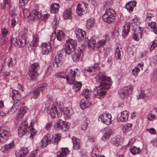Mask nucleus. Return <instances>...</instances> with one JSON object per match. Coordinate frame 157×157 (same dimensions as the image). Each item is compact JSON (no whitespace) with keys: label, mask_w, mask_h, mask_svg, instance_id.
I'll use <instances>...</instances> for the list:
<instances>
[{"label":"nucleus","mask_w":157,"mask_h":157,"mask_svg":"<svg viewBox=\"0 0 157 157\" xmlns=\"http://www.w3.org/2000/svg\"><path fill=\"white\" fill-rule=\"evenodd\" d=\"M96 79L99 85L94 90V96L97 98H102L105 94L106 90L109 89L111 85L110 78L100 73L98 74Z\"/></svg>","instance_id":"obj_1"},{"label":"nucleus","mask_w":157,"mask_h":157,"mask_svg":"<svg viewBox=\"0 0 157 157\" xmlns=\"http://www.w3.org/2000/svg\"><path fill=\"white\" fill-rule=\"evenodd\" d=\"M42 53L43 55H47L51 51V45L50 43H43L41 45Z\"/></svg>","instance_id":"obj_18"},{"label":"nucleus","mask_w":157,"mask_h":157,"mask_svg":"<svg viewBox=\"0 0 157 157\" xmlns=\"http://www.w3.org/2000/svg\"><path fill=\"white\" fill-rule=\"evenodd\" d=\"M128 117V112L127 111H124L121 113V115L118 118L117 120L118 121H126Z\"/></svg>","instance_id":"obj_28"},{"label":"nucleus","mask_w":157,"mask_h":157,"mask_svg":"<svg viewBox=\"0 0 157 157\" xmlns=\"http://www.w3.org/2000/svg\"><path fill=\"white\" fill-rule=\"evenodd\" d=\"M69 149L67 148H62L57 153V157H65L69 153Z\"/></svg>","instance_id":"obj_31"},{"label":"nucleus","mask_w":157,"mask_h":157,"mask_svg":"<svg viewBox=\"0 0 157 157\" xmlns=\"http://www.w3.org/2000/svg\"><path fill=\"white\" fill-rule=\"evenodd\" d=\"M89 121V119L86 118L85 120L83 123L82 124L81 126V129L84 131L85 130L88 126V123Z\"/></svg>","instance_id":"obj_47"},{"label":"nucleus","mask_w":157,"mask_h":157,"mask_svg":"<svg viewBox=\"0 0 157 157\" xmlns=\"http://www.w3.org/2000/svg\"><path fill=\"white\" fill-rule=\"evenodd\" d=\"M144 65V63H141L138 64L135 67L138 69L140 71L143 70V67Z\"/></svg>","instance_id":"obj_59"},{"label":"nucleus","mask_w":157,"mask_h":157,"mask_svg":"<svg viewBox=\"0 0 157 157\" xmlns=\"http://www.w3.org/2000/svg\"><path fill=\"white\" fill-rule=\"evenodd\" d=\"M33 123L32 122H31V125L29 126V128L30 131H32V132L31 133L30 136L33 137L34 136L36 133L33 131L34 130V129L33 128Z\"/></svg>","instance_id":"obj_54"},{"label":"nucleus","mask_w":157,"mask_h":157,"mask_svg":"<svg viewBox=\"0 0 157 157\" xmlns=\"http://www.w3.org/2000/svg\"><path fill=\"white\" fill-rule=\"evenodd\" d=\"M16 58H12L9 59L7 64L9 67H12L15 66L16 64Z\"/></svg>","instance_id":"obj_43"},{"label":"nucleus","mask_w":157,"mask_h":157,"mask_svg":"<svg viewBox=\"0 0 157 157\" xmlns=\"http://www.w3.org/2000/svg\"><path fill=\"white\" fill-rule=\"evenodd\" d=\"M20 5L21 6H25L29 2L28 0H19Z\"/></svg>","instance_id":"obj_60"},{"label":"nucleus","mask_w":157,"mask_h":157,"mask_svg":"<svg viewBox=\"0 0 157 157\" xmlns=\"http://www.w3.org/2000/svg\"><path fill=\"white\" fill-rule=\"evenodd\" d=\"M63 112L64 117L67 119L70 118L73 113L72 110L70 107H66L63 108Z\"/></svg>","instance_id":"obj_25"},{"label":"nucleus","mask_w":157,"mask_h":157,"mask_svg":"<svg viewBox=\"0 0 157 157\" xmlns=\"http://www.w3.org/2000/svg\"><path fill=\"white\" fill-rule=\"evenodd\" d=\"M139 72L140 71L135 67L134 69L132 70V74L133 75L135 76H136L138 74Z\"/></svg>","instance_id":"obj_62"},{"label":"nucleus","mask_w":157,"mask_h":157,"mask_svg":"<svg viewBox=\"0 0 157 157\" xmlns=\"http://www.w3.org/2000/svg\"><path fill=\"white\" fill-rule=\"evenodd\" d=\"M98 68V64H95L94 66L89 67L86 69L87 71L91 72L93 71L94 70L97 69Z\"/></svg>","instance_id":"obj_51"},{"label":"nucleus","mask_w":157,"mask_h":157,"mask_svg":"<svg viewBox=\"0 0 157 157\" xmlns=\"http://www.w3.org/2000/svg\"><path fill=\"white\" fill-rule=\"evenodd\" d=\"M75 34L78 41L82 40L86 37V33L82 29L76 28L75 31Z\"/></svg>","instance_id":"obj_16"},{"label":"nucleus","mask_w":157,"mask_h":157,"mask_svg":"<svg viewBox=\"0 0 157 157\" xmlns=\"http://www.w3.org/2000/svg\"><path fill=\"white\" fill-rule=\"evenodd\" d=\"M97 148L95 147V148H93L92 152V157H94V155L96 156H97V155L98 153L97 150Z\"/></svg>","instance_id":"obj_61"},{"label":"nucleus","mask_w":157,"mask_h":157,"mask_svg":"<svg viewBox=\"0 0 157 157\" xmlns=\"http://www.w3.org/2000/svg\"><path fill=\"white\" fill-rule=\"evenodd\" d=\"M91 91L88 89H84L81 93V94L84 96L85 98H89L90 97Z\"/></svg>","instance_id":"obj_48"},{"label":"nucleus","mask_w":157,"mask_h":157,"mask_svg":"<svg viewBox=\"0 0 157 157\" xmlns=\"http://www.w3.org/2000/svg\"><path fill=\"white\" fill-rule=\"evenodd\" d=\"M39 42V37L37 35H35L33 36V40L31 43L34 47H37Z\"/></svg>","instance_id":"obj_41"},{"label":"nucleus","mask_w":157,"mask_h":157,"mask_svg":"<svg viewBox=\"0 0 157 157\" xmlns=\"http://www.w3.org/2000/svg\"><path fill=\"white\" fill-rule=\"evenodd\" d=\"M63 49L61 51H59L57 52V55L56 56H58L59 59H61L62 55H63L64 54H66L65 53L64 51H63Z\"/></svg>","instance_id":"obj_57"},{"label":"nucleus","mask_w":157,"mask_h":157,"mask_svg":"<svg viewBox=\"0 0 157 157\" xmlns=\"http://www.w3.org/2000/svg\"><path fill=\"white\" fill-rule=\"evenodd\" d=\"M62 63L61 59H59L58 56H56L54 62L53 63V66L55 68H57L60 66Z\"/></svg>","instance_id":"obj_39"},{"label":"nucleus","mask_w":157,"mask_h":157,"mask_svg":"<svg viewBox=\"0 0 157 157\" xmlns=\"http://www.w3.org/2000/svg\"><path fill=\"white\" fill-rule=\"evenodd\" d=\"M146 96L144 93L143 91H141L138 95H137L136 97L138 100L141 98H144Z\"/></svg>","instance_id":"obj_55"},{"label":"nucleus","mask_w":157,"mask_h":157,"mask_svg":"<svg viewBox=\"0 0 157 157\" xmlns=\"http://www.w3.org/2000/svg\"><path fill=\"white\" fill-rule=\"evenodd\" d=\"M116 14L115 11L110 8L106 9L102 17L103 21L108 23L114 22L116 20Z\"/></svg>","instance_id":"obj_5"},{"label":"nucleus","mask_w":157,"mask_h":157,"mask_svg":"<svg viewBox=\"0 0 157 157\" xmlns=\"http://www.w3.org/2000/svg\"><path fill=\"white\" fill-rule=\"evenodd\" d=\"M147 28L155 34H157V24L155 22L151 21V23L148 24Z\"/></svg>","instance_id":"obj_35"},{"label":"nucleus","mask_w":157,"mask_h":157,"mask_svg":"<svg viewBox=\"0 0 157 157\" xmlns=\"http://www.w3.org/2000/svg\"><path fill=\"white\" fill-rule=\"evenodd\" d=\"M99 118L101 119V121L106 125H109L112 123V116L109 113H104L100 115Z\"/></svg>","instance_id":"obj_14"},{"label":"nucleus","mask_w":157,"mask_h":157,"mask_svg":"<svg viewBox=\"0 0 157 157\" xmlns=\"http://www.w3.org/2000/svg\"><path fill=\"white\" fill-rule=\"evenodd\" d=\"M36 47H34L33 45H32V44L30 43L28 47V48L29 50L30 51V52H33L35 51Z\"/></svg>","instance_id":"obj_63"},{"label":"nucleus","mask_w":157,"mask_h":157,"mask_svg":"<svg viewBox=\"0 0 157 157\" xmlns=\"http://www.w3.org/2000/svg\"><path fill=\"white\" fill-rule=\"evenodd\" d=\"M40 68L39 64L35 63L32 64L29 68V76L31 80L35 79L37 75V71Z\"/></svg>","instance_id":"obj_7"},{"label":"nucleus","mask_w":157,"mask_h":157,"mask_svg":"<svg viewBox=\"0 0 157 157\" xmlns=\"http://www.w3.org/2000/svg\"><path fill=\"white\" fill-rule=\"evenodd\" d=\"M130 151L132 154L136 155L138 154L140 152V150L139 148L134 146L133 148L130 149Z\"/></svg>","instance_id":"obj_45"},{"label":"nucleus","mask_w":157,"mask_h":157,"mask_svg":"<svg viewBox=\"0 0 157 157\" xmlns=\"http://www.w3.org/2000/svg\"><path fill=\"white\" fill-rule=\"evenodd\" d=\"M76 10L77 13L79 15L85 14L87 11V7L85 4L82 3L78 4Z\"/></svg>","instance_id":"obj_15"},{"label":"nucleus","mask_w":157,"mask_h":157,"mask_svg":"<svg viewBox=\"0 0 157 157\" xmlns=\"http://www.w3.org/2000/svg\"><path fill=\"white\" fill-rule=\"evenodd\" d=\"M14 146L13 143L12 142L9 144L5 145L2 148V152L6 153L10 151Z\"/></svg>","instance_id":"obj_30"},{"label":"nucleus","mask_w":157,"mask_h":157,"mask_svg":"<svg viewBox=\"0 0 157 157\" xmlns=\"http://www.w3.org/2000/svg\"><path fill=\"white\" fill-rule=\"evenodd\" d=\"M110 143L118 146L120 144V139L119 136H115L112 138L110 140Z\"/></svg>","instance_id":"obj_38"},{"label":"nucleus","mask_w":157,"mask_h":157,"mask_svg":"<svg viewBox=\"0 0 157 157\" xmlns=\"http://www.w3.org/2000/svg\"><path fill=\"white\" fill-rule=\"evenodd\" d=\"M131 24L133 26L139 24V21L136 18H134L131 21L130 23H127L123 26L122 29V36L123 38H125L127 36L129 32Z\"/></svg>","instance_id":"obj_8"},{"label":"nucleus","mask_w":157,"mask_h":157,"mask_svg":"<svg viewBox=\"0 0 157 157\" xmlns=\"http://www.w3.org/2000/svg\"><path fill=\"white\" fill-rule=\"evenodd\" d=\"M102 132L104 133L102 137V139L104 140H107L111 135L112 130L109 128H106L102 129Z\"/></svg>","instance_id":"obj_26"},{"label":"nucleus","mask_w":157,"mask_h":157,"mask_svg":"<svg viewBox=\"0 0 157 157\" xmlns=\"http://www.w3.org/2000/svg\"><path fill=\"white\" fill-rule=\"evenodd\" d=\"M134 48L129 47L127 48V53L129 55H132L134 53Z\"/></svg>","instance_id":"obj_56"},{"label":"nucleus","mask_w":157,"mask_h":157,"mask_svg":"<svg viewBox=\"0 0 157 157\" xmlns=\"http://www.w3.org/2000/svg\"><path fill=\"white\" fill-rule=\"evenodd\" d=\"M156 47H157V40H154L151 44L149 48L150 51H152Z\"/></svg>","instance_id":"obj_50"},{"label":"nucleus","mask_w":157,"mask_h":157,"mask_svg":"<svg viewBox=\"0 0 157 157\" xmlns=\"http://www.w3.org/2000/svg\"><path fill=\"white\" fill-rule=\"evenodd\" d=\"M132 124H127L124 125L123 127V132L124 134H126L132 130Z\"/></svg>","instance_id":"obj_37"},{"label":"nucleus","mask_w":157,"mask_h":157,"mask_svg":"<svg viewBox=\"0 0 157 157\" xmlns=\"http://www.w3.org/2000/svg\"><path fill=\"white\" fill-rule=\"evenodd\" d=\"M82 50L76 49L70 53V55L74 62L77 63L78 61H81L82 56Z\"/></svg>","instance_id":"obj_13"},{"label":"nucleus","mask_w":157,"mask_h":157,"mask_svg":"<svg viewBox=\"0 0 157 157\" xmlns=\"http://www.w3.org/2000/svg\"><path fill=\"white\" fill-rule=\"evenodd\" d=\"M41 92V91L39 90V88L36 89L33 93V98L35 99L37 98L40 95Z\"/></svg>","instance_id":"obj_53"},{"label":"nucleus","mask_w":157,"mask_h":157,"mask_svg":"<svg viewBox=\"0 0 157 157\" xmlns=\"http://www.w3.org/2000/svg\"><path fill=\"white\" fill-rule=\"evenodd\" d=\"M133 88V86L131 85L124 87L119 92L120 97L121 98L128 97L131 94Z\"/></svg>","instance_id":"obj_11"},{"label":"nucleus","mask_w":157,"mask_h":157,"mask_svg":"<svg viewBox=\"0 0 157 157\" xmlns=\"http://www.w3.org/2000/svg\"><path fill=\"white\" fill-rule=\"evenodd\" d=\"M28 128V124L26 122H24L21 123L18 129V135L20 137H21L25 134L27 132V129Z\"/></svg>","instance_id":"obj_17"},{"label":"nucleus","mask_w":157,"mask_h":157,"mask_svg":"<svg viewBox=\"0 0 157 157\" xmlns=\"http://www.w3.org/2000/svg\"><path fill=\"white\" fill-rule=\"evenodd\" d=\"M21 103L19 101H17L13 105L11 108L9 112L10 113H13L16 111L21 106Z\"/></svg>","instance_id":"obj_33"},{"label":"nucleus","mask_w":157,"mask_h":157,"mask_svg":"<svg viewBox=\"0 0 157 157\" xmlns=\"http://www.w3.org/2000/svg\"><path fill=\"white\" fill-rule=\"evenodd\" d=\"M5 65V61L3 60H0V73Z\"/></svg>","instance_id":"obj_64"},{"label":"nucleus","mask_w":157,"mask_h":157,"mask_svg":"<svg viewBox=\"0 0 157 157\" xmlns=\"http://www.w3.org/2000/svg\"><path fill=\"white\" fill-rule=\"evenodd\" d=\"M121 48H119V47H117L115 52V56L116 60L121 59L122 57L123 53Z\"/></svg>","instance_id":"obj_29"},{"label":"nucleus","mask_w":157,"mask_h":157,"mask_svg":"<svg viewBox=\"0 0 157 157\" xmlns=\"http://www.w3.org/2000/svg\"><path fill=\"white\" fill-rule=\"evenodd\" d=\"M23 13L24 17L25 18H28V19L29 20V17L30 16V13L27 9H24L23 10Z\"/></svg>","instance_id":"obj_52"},{"label":"nucleus","mask_w":157,"mask_h":157,"mask_svg":"<svg viewBox=\"0 0 157 157\" xmlns=\"http://www.w3.org/2000/svg\"><path fill=\"white\" fill-rule=\"evenodd\" d=\"M13 95L12 96V98L13 100H16L19 101V99L20 98L21 95L18 93V92L16 90H13Z\"/></svg>","instance_id":"obj_44"},{"label":"nucleus","mask_w":157,"mask_h":157,"mask_svg":"<svg viewBox=\"0 0 157 157\" xmlns=\"http://www.w3.org/2000/svg\"><path fill=\"white\" fill-rule=\"evenodd\" d=\"M59 8V4L58 3H53L51 5V11L52 13L57 12Z\"/></svg>","instance_id":"obj_42"},{"label":"nucleus","mask_w":157,"mask_h":157,"mask_svg":"<svg viewBox=\"0 0 157 157\" xmlns=\"http://www.w3.org/2000/svg\"><path fill=\"white\" fill-rule=\"evenodd\" d=\"M77 41L75 40L69 39L67 40L65 44V47L63 50L67 55H70V53L74 51L76 47Z\"/></svg>","instance_id":"obj_6"},{"label":"nucleus","mask_w":157,"mask_h":157,"mask_svg":"<svg viewBox=\"0 0 157 157\" xmlns=\"http://www.w3.org/2000/svg\"><path fill=\"white\" fill-rule=\"evenodd\" d=\"M80 106L81 108L84 109L90 106V103L89 102L88 100L85 98L82 99L80 102Z\"/></svg>","instance_id":"obj_36"},{"label":"nucleus","mask_w":157,"mask_h":157,"mask_svg":"<svg viewBox=\"0 0 157 157\" xmlns=\"http://www.w3.org/2000/svg\"><path fill=\"white\" fill-rule=\"evenodd\" d=\"M28 31L26 29H24L22 31L21 38L19 39L18 42H16L15 45L19 47L23 48L26 44L27 39L28 37Z\"/></svg>","instance_id":"obj_12"},{"label":"nucleus","mask_w":157,"mask_h":157,"mask_svg":"<svg viewBox=\"0 0 157 157\" xmlns=\"http://www.w3.org/2000/svg\"><path fill=\"white\" fill-rule=\"evenodd\" d=\"M62 104L60 102H54L50 108L49 113L52 118L59 117L62 114Z\"/></svg>","instance_id":"obj_4"},{"label":"nucleus","mask_w":157,"mask_h":157,"mask_svg":"<svg viewBox=\"0 0 157 157\" xmlns=\"http://www.w3.org/2000/svg\"><path fill=\"white\" fill-rule=\"evenodd\" d=\"M56 38L59 41H61L64 39L63 33L62 31L59 30L56 34Z\"/></svg>","instance_id":"obj_46"},{"label":"nucleus","mask_w":157,"mask_h":157,"mask_svg":"<svg viewBox=\"0 0 157 157\" xmlns=\"http://www.w3.org/2000/svg\"><path fill=\"white\" fill-rule=\"evenodd\" d=\"M10 136L9 132L6 130H3L0 133V142L4 143L8 139V137Z\"/></svg>","instance_id":"obj_23"},{"label":"nucleus","mask_w":157,"mask_h":157,"mask_svg":"<svg viewBox=\"0 0 157 157\" xmlns=\"http://www.w3.org/2000/svg\"><path fill=\"white\" fill-rule=\"evenodd\" d=\"M72 9L69 8L66 9L64 12L63 14V17L64 19H71L72 18Z\"/></svg>","instance_id":"obj_34"},{"label":"nucleus","mask_w":157,"mask_h":157,"mask_svg":"<svg viewBox=\"0 0 157 157\" xmlns=\"http://www.w3.org/2000/svg\"><path fill=\"white\" fill-rule=\"evenodd\" d=\"M76 72L73 70H71L66 76V81L67 84L72 85L74 84L73 88L75 91L79 90L82 86V84L75 81V77Z\"/></svg>","instance_id":"obj_2"},{"label":"nucleus","mask_w":157,"mask_h":157,"mask_svg":"<svg viewBox=\"0 0 157 157\" xmlns=\"http://www.w3.org/2000/svg\"><path fill=\"white\" fill-rule=\"evenodd\" d=\"M136 2L134 1H131L126 5L125 8L130 13H132L136 6Z\"/></svg>","instance_id":"obj_27"},{"label":"nucleus","mask_w":157,"mask_h":157,"mask_svg":"<svg viewBox=\"0 0 157 157\" xmlns=\"http://www.w3.org/2000/svg\"><path fill=\"white\" fill-rule=\"evenodd\" d=\"M40 13L36 10H33L30 13V16L29 17V20H34L38 19L41 17Z\"/></svg>","instance_id":"obj_22"},{"label":"nucleus","mask_w":157,"mask_h":157,"mask_svg":"<svg viewBox=\"0 0 157 157\" xmlns=\"http://www.w3.org/2000/svg\"><path fill=\"white\" fill-rule=\"evenodd\" d=\"M157 108H154L146 116V118L149 121H153L156 119Z\"/></svg>","instance_id":"obj_19"},{"label":"nucleus","mask_w":157,"mask_h":157,"mask_svg":"<svg viewBox=\"0 0 157 157\" xmlns=\"http://www.w3.org/2000/svg\"><path fill=\"white\" fill-rule=\"evenodd\" d=\"M143 28L139 27L135 30L133 36V39L136 41H138L141 37Z\"/></svg>","instance_id":"obj_21"},{"label":"nucleus","mask_w":157,"mask_h":157,"mask_svg":"<svg viewBox=\"0 0 157 157\" xmlns=\"http://www.w3.org/2000/svg\"><path fill=\"white\" fill-rule=\"evenodd\" d=\"M95 22L94 19L93 18H90L88 19L86 22V24L85 26V28L89 29L92 28Z\"/></svg>","instance_id":"obj_40"},{"label":"nucleus","mask_w":157,"mask_h":157,"mask_svg":"<svg viewBox=\"0 0 157 157\" xmlns=\"http://www.w3.org/2000/svg\"><path fill=\"white\" fill-rule=\"evenodd\" d=\"M146 18L145 20L146 21L151 20V19L154 17L153 13H151L150 11H147L146 14Z\"/></svg>","instance_id":"obj_49"},{"label":"nucleus","mask_w":157,"mask_h":157,"mask_svg":"<svg viewBox=\"0 0 157 157\" xmlns=\"http://www.w3.org/2000/svg\"><path fill=\"white\" fill-rule=\"evenodd\" d=\"M61 135L56 134L52 135L49 134H47L44 137L41 141V146L46 147V146L50 143H55L60 140Z\"/></svg>","instance_id":"obj_3"},{"label":"nucleus","mask_w":157,"mask_h":157,"mask_svg":"<svg viewBox=\"0 0 157 157\" xmlns=\"http://www.w3.org/2000/svg\"><path fill=\"white\" fill-rule=\"evenodd\" d=\"M28 152V149L25 147H22L18 152H17L16 155L17 157H25Z\"/></svg>","instance_id":"obj_24"},{"label":"nucleus","mask_w":157,"mask_h":157,"mask_svg":"<svg viewBox=\"0 0 157 157\" xmlns=\"http://www.w3.org/2000/svg\"><path fill=\"white\" fill-rule=\"evenodd\" d=\"M6 42L5 37L3 36H0V44L2 45L5 44Z\"/></svg>","instance_id":"obj_58"},{"label":"nucleus","mask_w":157,"mask_h":157,"mask_svg":"<svg viewBox=\"0 0 157 157\" xmlns=\"http://www.w3.org/2000/svg\"><path fill=\"white\" fill-rule=\"evenodd\" d=\"M56 130H61L62 132H66L69 128L68 124L61 119L58 120L54 125Z\"/></svg>","instance_id":"obj_9"},{"label":"nucleus","mask_w":157,"mask_h":157,"mask_svg":"<svg viewBox=\"0 0 157 157\" xmlns=\"http://www.w3.org/2000/svg\"><path fill=\"white\" fill-rule=\"evenodd\" d=\"M73 144V148L75 150H78L81 148L82 143L80 140L78 138L73 136L72 137Z\"/></svg>","instance_id":"obj_20"},{"label":"nucleus","mask_w":157,"mask_h":157,"mask_svg":"<svg viewBox=\"0 0 157 157\" xmlns=\"http://www.w3.org/2000/svg\"><path fill=\"white\" fill-rule=\"evenodd\" d=\"M28 110L27 108L26 107H24L21 108L19 111L16 118L17 120H19L21 119L25 114Z\"/></svg>","instance_id":"obj_32"},{"label":"nucleus","mask_w":157,"mask_h":157,"mask_svg":"<svg viewBox=\"0 0 157 157\" xmlns=\"http://www.w3.org/2000/svg\"><path fill=\"white\" fill-rule=\"evenodd\" d=\"M108 36L106 35L105 36V40L102 39L98 41L96 43L95 41L93 39L92 37L91 39L89 40V45H90V47H96L98 48L100 47H102L105 44L107 41L109 40V39L108 37Z\"/></svg>","instance_id":"obj_10"}]
</instances>
